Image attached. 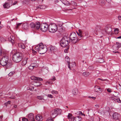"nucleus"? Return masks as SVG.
<instances>
[{"mask_svg":"<svg viewBox=\"0 0 121 121\" xmlns=\"http://www.w3.org/2000/svg\"><path fill=\"white\" fill-rule=\"evenodd\" d=\"M0 64L3 66L6 65L7 68L11 67L12 64L11 61H9L8 57L4 55L2 57H0Z\"/></svg>","mask_w":121,"mask_h":121,"instance_id":"obj_1","label":"nucleus"},{"mask_svg":"<svg viewBox=\"0 0 121 121\" xmlns=\"http://www.w3.org/2000/svg\"><path fill=\"white\" fill-rule=\"evenodd\" d=\"M35 49L38 51L40 54H42L46 52L47 49L46 46L44 45L42 43H40L35 47Z\"/></svg>","mask_w":121,"mask_h":121,"instance_id":"obj_2","label":"nucleus"},{"mask_svg":"<svg viewBox=\"0 0 121 121\" xmlns=\"http://www.w3.org/2000/svg\"><path fill=\"white\" fill-rule=\"evenodd\" d=\"M23 56V55L22 53L19 52H16L13 55V60L16 63L19 62L22 59Z\"/></svg>","mask_w":121,"mask_h":121,"instance_id":"obj_3","label":"nucleus"},{"mask_svg":"<svg viewBox=\"0 0 121 121\" xmlns=\"http://www.w3.org/2000/svg\"><path fill=\"white\" fill-rule=\"evenodd\" d=\"M69 39L71 40V42L73 44L76 43L81 39L78 38L75 32H72L70 34Z\"/></svg>","mask_w":121,"mask_h":121,"instance_id":"obj_4","label":"nucleus"},{"mask_svg":"<svg viewBox=\"0 0 121 121\" xmlns=\"http://www.w3.org/2000/svg\"><path fill=\"white\" fill-rule=\"evenodd\" d=\"M61 112V109L56 108L52 110L50 113V116L52 118H54L57 116L58 114H60Z\"/></svg>","mask_w":121,"mask_h":121,"instance_id":"obj_5","label":"nucleus"},{"mask_svg":"<svg viewBox=\"0 0 121 121\" xmlns=\"http://www.w3.org/2000/svg\"><path fill=\"white\" fill-rule=\"evenodd\" d=\"M39 26L40 30L42 31L46 32L49 28V25L46 23H43L40 24L39 23Z\"/></svg>","mask_w":121,"mask_h":121,"instance_id":"obj_6","label":"nucleus"},{"mask_svg":"<svg viewBox=\"0 0 121 121\" xmlns=\"http://www.w3.org/2000/svg\"><path fill=\"white\" fill-rule=\"evenodd\" d=\"M57 26L56 24L54 23L50 24L49 25V31L52 33L55 32L57 30Z\"/></svg>","mask_w":121,"mask_h":121,"instance_id":"obj_7","label":"nucleus"},{"mask_svg":"<svg viewBox=\"0 0 121 121\" xmlns=\"http://www.w3.org/2000/svg\"><path fill=\"white\" fill-rule=\"evenodd\" d=\"M39 22H31L30 24V26L33 30H38L39 29Z\"/></svg>","mask_w":121,"mask_h":121,"instance_id":"obj_8","label":"nucleus"},{"mask_svg":"<svg viewBox=\"0 0 121 121\" xmlns=\"http://www.w3.org/2000/svg\"><path fill=\"white\" fill-rule=\"evenodd\" d=\"M113 119L115 120H119L121 117L120 115L116 112L114 113L112 115Z\"/></svg>","mask_w":121,"mask_h":121,"instance_id":"obj_9","label":"nucleus"},{"mask_svg":"<svg viewBox=\"0 0 121 121\" xmlns=\"http://www.w3.org/2000/svg\"><path fill=\"white\" fill-rule=\"evenodd\" d=\"M38 66V64L36 63H32L29 66V69L30 70H32L34 68L37 67Z\"/></svg>","mask_w":121,"mask_h":121,"instance_id":"obj_10","label":"nucleus"},{"mask_svg":"<svg viewBox=\"0 0 121 121\" xmlns=\"http://www.w3.org/2000/svg\"><path fill=\"white\" fill-rule=\"evenodd\" d=\"M28 118L30 121H35L34 114L32 113H30L28 115Z\"/></svg>","mask_w":121,"mask_h":121,"instance_id":"obj_11","label":"nucleus"},{"mask_svg":"<svg viewBox=\"0 0 121 121\" xmlns=\"http://www.w3.org/2000/svg\"><path fill=\"white\" fill-rule=\"evenodd\" d=\"M18 46L20 48H21L22 52L24 53L26 51L25 47L24 45L22 43H19L18 44Z\"/></svg>","mask_w":121,"mask_h":121,"instance_id":"obj_12","label":"nucleus"},{"mask_svg":"<svg viewBox=\"0 0 121 121\" xmlns=\"http://www.w3.org/2000/svg\"><path fill=\"white\" fill-rule=\"evenodd\" d=\"M105 30L106 32L108 34H111L112 28L110 27H105Z\"/></svg>","mask_w":121,"mask_h":121,"instance_id":"obj_13","label":"nucleus"},{"mask_svg":"<svg viewBox=\"0 0 121 121\" xmlns=\"http://www.w3.org/2000/svg\"><path fill=\"white\" fill-rule=\"evenodd\" d=\"M37 98L39 100H41L42 99H43L45 100L47 98V95H44L43 96H38L37 97Z\"/></svg>","mask_w":121,"mask_h":121,"instance_id":"obj_14","label":"nucleus"},{"mask_svg":"<svg viewBox=\"0 0 121 121\" xmlns=\"http://www.w3.org/2000/svg\"><path fill=\"white\" fill-rule=\"evenodd\" d=\"M30 78L32 80H35L36 81H42L43 80V79L42 78H37L34 76L31 77Z\"/></svg>","mask_w":121,"mask_h":121,"instance_id":"obj_15","label":"nucleus"},{"mask_svg":"<svg viewBox=\"0 0 121 121\" xmlns=\"http://www.w3.org/2000/svg\"><path fill=\"white\" fill-rule=\"evenodd\" d=\"M69 43V42H66L62 41H60V44L62 47H65Z\"/></svg>","mask_w":121,"mask_h":121,"instance_id":"obj_16","label":"nucleus"},{"mask_svg":"<svg viewBox=\"0 0 121 121\" xmlns=\"http://www.w3.org/2000/svg\"><path fill=\"white\" fill-rule=\"evenodd\" d=\"M69 38L67 36H64L62 39L60 41H62L65 42H69L68 40Z\"/></svg>","mask_w":121,"mask_h":121,"instance_id":"obj_17","label":"nucleus"},{"mask_svg":"<svg viewBox=\"0 0 121 121\" xmlns=\"http://www.w3.org/2000/svg\"><path fill=\"white\" fill-rule=\"evenodd\" d=\"M65 61H66L67 62V63H68V68L70 70H71L70 65V60L68 56H66L65 58Z\"/></svg>","mask_w":121,"mask_h":121,"instance_id":"obj_18","label":"nucleus"},{"mask_svg":"<svg viewBox=\"0 0 121 121\" xmlns=\"http://www.w3.org/2000/svg\"><path fill=\"white\" fill-rule=\"evenodd\" d=\"M15 39L14 36H11L9 38V41L12 43L13 44L15 43Z\"/></svg>","mask_w":121,"mask_h":121,"instance_id":"obj_19","label":"nucleus"},{"mask_svg":"<svg viewBox=\"0 0 121 121\" xmlns=\"http://www.w3.org/2000/svg\"><path fill=\"white\" fill-rule=\"evenodd\" d=\"M50 50L52 52H54L57 51V49L55 47L51 46L50 47Z\"/></svg>","mask_w":121,"mask_h":121,"instance_id":"obj_20","label":"nucleus"},{"mask_svg":"<svg viewBox=\"0 0 121 121\" xmlns=\"http://www.w3.org/2000/svg\"><path fill=\"white\" fill-rule=\"evenodd\" d=\"M112 99L116 102H117L119 103H121V101L120 100L119 98L116 96L112 97Z\"/></svg>","mask_w":121,"mask_h":121,"instance_id":"obj_21","label":"nucleus"},{"mask_svg":"<svg viewBox=\"0 0 121 121\" xmlns=\"http://www.w3.org/2000/svg\"><path fill=\"white\" fill-rule=\"evenodd\" d=\"M35 119L36 120L38 121H41L43 120L42 116L39 114H38L36 116Z\"/></svg>","mask_w":121,"mask_h":121,"instance_id":"obj_22","label":"nucleus"},{"mask_svg":"<svg viewBox=\"0 0 121 121\" xmlns=\"http://www.w3.org/2000/svg\"><path fill=\"white\" fill-rule=\"evenodd\" d=\"M22 27L23 29L27 30L28 28V26L27 23H25L22 24Z\"/></svg>","mask_w":121,"mask_h":121,"instance_id":"obj_23","label":"nucleus"},{"mask_svg":"<svg viewBox=\"0 0 121 121\" xmlns=\"http://www.w3.org/2000/svg\"><path fill=\"white\" fill-rule=\"evenodd\" d=\"M100 30V27L99 26H97L96 27L95 32L96 35H98L97 32H99Z\"/></svg>","mask_w":121,"mask_h":121,"instance_id":"obj_24","label":"nucleus"},{"mask_svg":"<svg viewBox=\"0 0 121 121\" xmlns=\"http://www.w3.org/2000/svg\"><path fill=\"white\" fill-rule=\"evenodd\" d=\"M27 62V58H26L23 59L21 62V65L22 66L25 65Z\"/></svg>","mask_w":121,"mask_h":121,"instance_id":"obj_25","label":"nucleus"},{"mask_svg":"<svg viewBox=\"0 0 121 121\" xmlns=\"http://www.w3.org/2000/svg\"><path fill=\"white\" fill-rule=\"evenodd\" d=\"M114 46L116 47V49L117 50L120 48H121V43L118 42H117L116 44H115Z\"/></svg>","mask_w":121,"mask_h":121,"instance_id":"obj_26","label":"nucleus"},{"mask_svg":"<svg viewBox=\"0 0 121 121\" xmlns=\"http://www.w3.org/2000/svg\"><path fill=\"white\" fill-rule=\"evenodd\" d=\"M34 85L36 86H39L41 84V83L37 81H34Z\"/></svg>","mask_w":121,"mask_h":121,"instance_id":"obj_27","label":"nucleus"},{"mask_svg":"<svg viewBox=\"0 0 121 121\" xmlns=\"http://www.w3.org/2000/svg\"><path fill=\"white\" fill-rule=\"evenodd\" d=\"M72 91L73 94L75 95L78 94V90L77 88L74 89Z\"/></svg>","mask_w":121,"mask_h":121,"instance_id":"obj_28","label":"nucleus"},{"mask_svg":"<svg viewBox=\"0 0 121 121\" xmlns=\"http://www.w3.org/2000/svg\"><path fill=\"white\" fill-rule=\"evenodd\" d=\"M5 54V53L4 50H2L0 47V57L3 56Z\"/></svg>","mask_w":121,"mask_h":121,"instance_id":"obj_29","label":"nucleus"},{"mask_svg":"<svg viewBox=\"0 0 121 121\" xmlns=\"http://www.w3.org/2000/svg\"><path fill=\"white\" fill-rule=\"evenodd\" d=\"M82 119L81 117L77 116L74 118L73 121H80Z\"/></svg>","mask_w":121,"mask_h":121,"instance_id":"obj_30","label":"nucleus"},{"mask_svg":"<svg viewBox=\"0 0 121 121\" xmlns=\"http://www.w3.org/2000/svg\"><path fill=\"white\" fill-rule=\"evenodd\" d=\"M62 3L65 5H69L70 3L66 0H61Z\"/></svg>","mask_w":121,"mask_h":121,"instance_id":"obj_31","label":"nucleus"},{"mask_svg":"<svg viewBox=\"0 0 121 121\" xmlns=\"http://www.w3.org/2000/svg\"><path fill=\"white\" fill-rule=\"evenodd\" d=\"M10 5L8 3V2H6L3 5L4 7V8L8 9L10 7Z\"/></svg>","mask_w":121,"mask_h":121,"instance_id":"obj_32","label":"nucleus"},{"mask_svg":"<svg viewBox=\"0 0 121 121\" xmlns=\"http://www.w3.org/2000/svg\"><path fill=\"white\" fill-rule=\"evenodd\" d=\"M90 73L86 71L83 72L82 73V75L85 77H87L90 75Z\"/></svg>","mask_w":121,"mask_h":121,"instance_id":"obj_33","label":"nucleus"},{"mask_svg":"<svg viewBox=\"0 0 121 121\" xmlns=\"http://www.w3.org/2000/svg\"><path fill=\"white\" fill-rule=\"evenodd\" d=\"M56 24L59 27H61L63 25V23L61 22H57Z\"/></svg>","mask_w":121,"mask_h":121,"instance_id":"obj_34","label":"nucleus"},{"mask_svg":"<svg viewBox=\"0 0 121 121\" xmlns=\"http://www.w3.org/2000/svg\"><path fill=\"white\" fill-rule=\"evenodd\" d=\"M46 6L44 5H39L37 7V8H40L41 9H45Z\"/></svg>","mask_w":121,"mask_h":121,"instance_id":"obj_35","label":"nucleus"},{"mask_svg":"<svg viewBox=\"0 0 121 121\" xmlns=\"http://www.w3.org/2000/svg\"><path fill=\"white\" fill-rule=\"evenodd\" d=\"M55 79H56L55 78V77H54L52 79H50L49 82H48L49 83H52V81H54L55 80Z\"/></svg>","mask_w":121,"mask_h":121,"instance_id":"obj_36","label":"nucleus"},{"mask_svg":"<svg viewBox=\"0 0 121 121\" xmlns=\"http://www.w3.org/2000/svg\"><path fill=\"white\" fill-rule=\"evenodd\" d=\"M51 92L53 94H58V92L54 90H52Z\"/></svg>","mask_w":121,"mask_h":121,"instance_id":"obj_37","label":"nucleus"},{"mask_svg":"<svg viewBox=\"0 0 121 121\" xmlns=\"http://www.w3.org/2000/svg\"><path fill=\"white\" fill-rule=\"evenodd\" d=\"M119 30L118 28H116L115 29L114 31L115 34H117L118 33Z\"/></svg>","mask_w":121,"mask_h":121,"instance_id":"obj_38","label":"nucleus"},{"mask_svg":"<svg viewBox=\"0 0 121 121\" xmlns=\"http://www.w3.org/2000/svg\"><path fill=\"white\" fill-rule=\"evenodd\" d=\"M71 3L74 6L76 5H77V3L73 1H71Z\"/></svg>","mask_w":121,"mask_h":121,"instance_id":"obj_39","label":"nucleus"},{"mask_svg":"<svg viewBox=\"0 0 121 121\" xmlns=\"http://www.w3.org/2000/svg\"><path fill=\"white\" fill-rule=\"evenodd\" d=\"M7 2H8V3L9 4H10V5H11L12 4V0H8Z\"/></svg>","mask_w":121,"mask_h":121,"instance_id":"obj_40","label":"nucleus"},{"mask_svg":"<svg viewBox=\"0 0 121 121\" xmlns=\"http://www.w3.org/2000/svg\"><path fill=\"white\" fill-rule=\"evenodd\" d=\"M14 73V72H11L9 74H8V75L9 76H12Z\"/></svg>","mask_w":121,"mask_h":121,"instance_id":"obj_41","label":"nucleus"},{"mask_svg":"<svg viewBox=\"0 0 121 121\" xmlns=\"http://www.w3.org/2000/svg\"><path fill=\"white\" fill-rule=\"evenodd\" d=\"M99 63H101L104 62V60L102 58L99 59L98 61Z\"/></svg>","mask_w":121,"mask_h":121,"instance_id":"obj_42","label":"nucleus"},{"mask_svg":"<svg viewBox=\"0 0 121 121\" xmlns=\"http://www.w3.org/2000/svg\"><path fill=\"white\" fill-rule=\"evenodd\" d=\"M77 33L79 37L81 38L82 37V33H78V32H77Z\"/></svg>","mask_w":121,"mask_h":121,"instance_id":"obj_43","label":"nucleus"},{"mask_svg":"<svg viewBox=\"0 0 121 121\" xmlns=\"http://www.w3.org/2000/svg\"><path fill=\"white\" fill-rule=\"evenodd\" d=\"M46 121H53L52 118H49Z\"/></svg>","mask_w":121,"mask_h":121,"instance_id":"obj_44","label":"nucleus"},{"mask_svg":"<svg viewBox=\"0 0 121 121\" xmlns=\"http://www.w3.org/2000/svg\"><path fill=\"white\" fill-rule=\"evenodd\" d=\"M67 117L69 119L71 118L72 114L70 113H69L68 115L67 116Z\"/></svg>","mask_w":121,"mask_h":121,"instance_id":"obj_45","label":"nucleus"},{"mask_svg":"<svg viewBox=\"0 0 121 121\" xmlns=\"http://www.w3.org/2000/svg\"><path fill=\"white\" fill-rule=\"evenodd\" d=\"M22 119L23 121H29L28 119L25 117H23Z\"/></svg>","mask_w":121,"mask_h":121,"instance_id":"obj_46","label":"nucleus"},{"mask_svg":"<svg viewBox=\"0 0 121 121\" xmlns=\"http://www.w3.org/2000/svg\"><path fill=\"white\" fill-rule=\"evenodd\" d=\"M21 23H19L17 24V26L16 27V29H17L18 27L21 25Z\"/></svg>","mask_w":121,"mask_h":121,"instance_id":"obj_47","label":"nucleus"},{"mask_svg":"<svg viewBox=\"0 0 121 121\" xmlns=\"http://www.w3.org/2000/svg\"><path fill=\"white\" fill-rule=\"evenodd\" d=\"M87 121H93V118L92 117L90 118L87 120Z\"/></svg>","mask_w":121,"mask_h":121,"instance_id":"obj_48","label":"nucleus"},{"mask_svg":"<svg viewBox=\"0 0 121 121\" xmlns=\"http://www.w3.org/2000/svg\"><path fill=\"white\" fill-rule=\"evenodd\" d=\"M107 91L109 92H112V89H111L108 88L107 89Z\"/></svg>","mask_w":121,"mask_h":121,"instance_id":"obj_49","label":"nucleus"},{"mask_svg":"<svg viewBox=\"0 0 121 121\" xmlns=\"http://www.w3.org/2000/svg\"><path fill=\"white\" fill-rule=\"evenodd\" d=\"M32 52L34 54H35L37 53V52L35 51L34 50H32Z\"/></svg>","mask_w":121,"mask_h":121,"instance_id":"obj_50","label":"nucleus"},{"mask_svg":"<svg viewBox=\"0 0 121 121\" xmlns=\"http://www.w3.org/2000/svg\"><path fill=\"white\" fill-rule=\"evenodd\" d=\"M47 96V97H49L50 98H53L52 96V95H51V94L48 95V96Z\"/></svg>","mask_w":121,"mask_h":121,"instance_id":"obj_51","label":"nucleus"},{"mask_svg":"<svg viewBox=\"0 0 121 121\" xmlns=\"http://www.w3.org/2000/svg\"><path fill=\"white\" fill-rule=\"evenodd\" d=\"M118 19L119 20H121V16L120 15H119L118 17Z\"/></svg>","mask_w":121,"mask_h":121,"instance_id":"obj_52","label":"nucleus"},{"mask_svg":"<svg viewBox=\"0 0 121 121\" xmlns=\"http://www.w3.org/2000/svg\"><path fill=\"white\" fill-rule=\"evenodd\" d=\"M89 98H92V99H93L94 100H95V97H93L89 96Z\"/></svg>","mask_w":121,"mask_h":121,"instance_id":"obj_53","label":"nucleus"},{"mask_svg":"<svg viewBox=\"0 0 121 121\" xmlns=\"http://www.w3.org/2000/svg\"><path fill=\"white\" fill-rule=\"evenodd\" d=\"M93 69V67L92 66H90L89 67V69Z\"/></svg>","mask_w":121,"mask_h":121,"instance_id":"obj_54","label":"nucleus"},{"mask_svg":"<svg viewBox=\"0 0 121 121\" xmlns=\"http://www.w3.org/2000/svg\"><path fill=\"white\" fill-rule=\"evenodd\" d=\"M79 114H81L82 115H83L84 116L85 115H84H84L83 114V113H82V112L81 111H79Z\"/></svg>","mask_w":121,"mask_h":121,"instance_id":"obj_55","label":"nucleus"},{"mask_svg":"<svg viewBox=\"0 0 121 121\" xmlns=\"http://www.w3.org/2000/svg\"><path fill=\"white\" fill-rule=\"evenodd\" d=\"M106 0L108 3H110L111 1V0Z\"/></svg>","mask_w":121,"mask_h":121,"instance_id":"obj_56","label":"nucleus"},{"mask_svg":"<svg viewBox=\"0 0 121 121\" xmlns=\"http://www.w3.org/2000/svg\"><path fill=\"white\" fill-rule=\"evenodd\" d=\"M82 31L81 30L79 29L78 30V33H82Z\"/></svg>","mask_w":121,"mask_h":121,"instance_id":"obj_57","label":"nucleus"},{"mask_svg":"<svg viewBox=\"0 0 121 121\" xmlns=\"http://www.w3.org/2000/svg\"><path fill=\"white\" fill-rule=\"evenodd\" d=\"M95 107H96V108H98L99 107V105H95Z\"/></svg>","mask_w":121,"mask_h":121,"instance_id":"obj_58","label":"nucleus"},{"mask_svg":"<svg viewBox=\"0 0 121 121\" xmlns=\"http://www.w3.org/2000/svg\"><path fill=\"white\" fill-rule=\"evenodd\" d=\"M73 65L71 66L72 67H74V66H75V63H73Z\"/></svg>","mask_w":121,"mask_h":121,"instance_id":"obj_59","label":"nucleus"},{"mask_svg":"<svg viewBox=\"0 0 121 121\" xmlns=\"http://www.w3.org/2000/svg\"><path fill=\"white\" fill-rule=\"evenodd\" d=\"M44 71H46V73H48V71L47 69V70L46 69H44Z\"/></svg>","mask_w":121,"mask_h":121,"instance_id":"obj_60","label":"nucleus"},{"mask_svg":"<svg viewBox=\"0 0 121 121\" xmlns=\"http://www.w3.org/2000/svg\"><path fill=\"white\" fill-rule=\"evenodd\" d=\"M10 98L12 99H14L15 98V97L14 96H12L10 97Z\"/></svg>","mask_w":121,"mask_h":121,"instance_id":"obj_61","label":"nucleus"},{"mask_svg":"<svg viewBox=\"0 0 121 121\" xmlns=\"http://www.w3.org/2000/svg\"><path fill=\"white\" fill-rule=\"evenodd\" d=\"M10 103H11V102L10 101H8V102L7 103H6L7 104H10Z\"/></svg>","mask_w":121,"mask_h":121,"instance_id":"obj_62","label":"nucleus"},{"mask_svg":"<svg viewBox=\"0 0 121 121\" xmlns=\"http://www.w3.org/2000/svg\"><path fill=\"white\" fill-rule=\"evenodd\" d=\"M116 38V39H121V36H120L119 37H118Z\"/></svg>","mask_w":121,"mask_h":121,"instance_id":"obj_63","label":"nucleus"},{"mask_svg":"<svg viewBox=\"0 0 121 121\" xmlns=\"http://www.w3.org/2000/svg\"><path fill=\"white\" fill-rule=\"evenodd\" d=\"M17 3V2L16 1H15V2L14 3H13V5L15 4L16 3Z\"/></svg>","mask_w":121,"mask_h":121,"instance_id":"obj_64","label":"nucleus"}]
</instances>
